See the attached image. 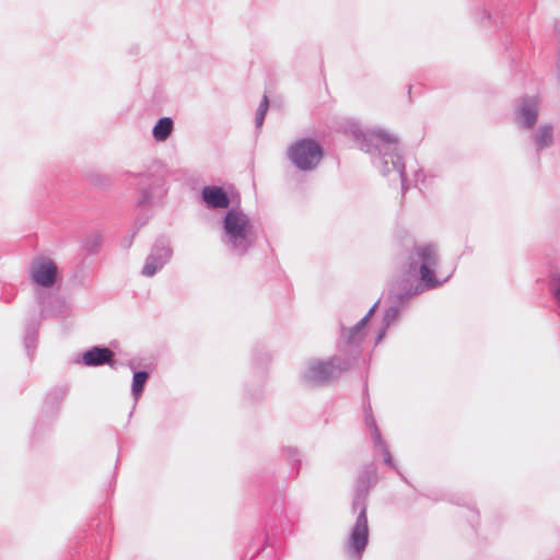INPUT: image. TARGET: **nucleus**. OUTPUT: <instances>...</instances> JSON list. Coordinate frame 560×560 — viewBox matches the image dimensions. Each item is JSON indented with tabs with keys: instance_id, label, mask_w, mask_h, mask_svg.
I'll return each mask as SVG.
<instances>
[{
	"instance_id": "7",
	"label": "nucleus",
	"mask_w": 560,
	"mask_h": 560,
	"mask_svg": "<svg viewBox=\"0 0 560 560\" xmlns=\"http://www.w3.org/2000/svg\"><path fill=\"white\" fill-rule=\"evenodd\" d=\"M172 255L170 241L166 237L158 238L145 259L141 273L145 277H153L170 261Z\"/></svg>"
},
{
	"instance_id": "24",
	"label": "nucleus",
	"mask_w": 560,
	"mask_h": 560,
	"mask_svg": "<svg viewBox=\"0 0 560 560\" xmlns=\"http://www.w3.org/2000/svg\"><path fill=\"white\" fill-rule=\"evenodd\" d=\"M378 302L377 301L370 310L369 312L366 313V315L364 317H362L355 325L354 327H359V329H362L364 330L365 329V326L368 324V322L370 320V318L372 317V315L375 313L376 308H377V305H378Z\"/></svg>"
},
{
	"instance_id": "4",
	"label": "nucleus",
	"mask_w": 560,
	"mask_h": 560,
	"mask_svg": "<svg viewBox=\"0 0 560 560\" xmlns=\"http://www.w3.org/2000/svg\"><path fill=\"white\" fill-rule=\"evenodd\" d=\"M221 241L230 253L244 256L253 247L256 236L247 214L237 208L226 211L222 220Z\"/></svg>"
},
{
	"instance_id": "18",
	"label": "nucleus",
	"mask_w": 560,
	"mask_h": 560,
	"mask_svg": "<svg viewBox=\"0 0 560 560\" xmlns=\"http://www.w3.org/2000/svg\"><path fill=\"white\" fill-rule=\"evenodd\" d=\"M68 394V387L67 386H56L52 388L45 400V406L48 408H55L58 407L63 399L66 398Z\"/></svg>"
},
{
	"instance_id": "25",
	"label": "nucleus",
	"mask_w": 560,
	"mask_h": 560,
	"mask_svg": "<svg viewBox=\"0 0 560 560\" xmlns=\"http://www.w3.org/2000/svg\"><path fill=\"white\" fill-rule=\"evenodd\" d=\"M100 243H101V235L100 234L93 235L91 238H89L86 241L85 246H86L88 252L92 253V254L96 253L97 248L100 246Z\"/></svg>"
},
{
	"instance_id": "10",
	"label": "nucleus",
	"mask_w": 560,
	"mask_h": 560,
	"mask_svg": "<svg viewBox=\"0 0 560 560\" xmlns=\"http://www.w3.org/2000/svg\"><path fill=\"white\" fill-rule=\"evenodd\" d=\"M81 362L86 366L93 368L105 364L113 368L116 363L114 351L102 346H94L83 352Z\"/></svg>"
},
{
	"instance_id": "27",
	"label": "nucleus",
	"mask_w": 560,
	"mask_h": 560,
	"mask_svg": "<svg viewBox=\"0 0 560 560\" xmlns=\"http://www.w3.org/2000/svg\"><path fill=\"white\" fill-rule=\"evenodd\" d=\"M135 234H136V232H133V233H132V235H131L130 237L125 238V240L122 241V246H124L125 248H129V247L131 246L132 241H133V237H135Z\"/></svg>"
},
{
	"instance_id": "9",
	"label": "nucleus",
	"mask_w": 560,
	"mask_h": 560,
	"mask_svg": "<svg viewBox=\"0 0 560 560\" xmlns=\"http://www.w3.org/2000/svg\"><path fill=\"white\" fill-rule=\"evenodd\" d=\"M365 330L359 329V327L346 328L341 326L340 337L342 339L343 346L348 349H345L343 357H354V364L358 362V359L361 354V343L364 339ZM343 351V349H340Z\"/></svg>"
},
{
	"instance_id": "2",
	"label": "nucleus",
	"mask_w": 560,
	"mask_h": 560,
	"mask_svg": "<svg viewBox=\"0 0 560 560\" xmlns=\"http://www.w3.org/2000/svg\"><path fill=\"white\" fill-rule=\"evenodd\" d=\"M354 135L355 138L361 141V150L371 155L380 156V164L377 166L384 176L390 173L398 174L402 191L405 192L407 190V177L397 137L385 130H372L370 132L358 131Z\"/></svg>"
},
{
	"instance_id": "8",
	"label": "nucleus",
	"mask_w": 560,
	"mask_h": 560,
	"mask_svg": "<svg viewBox=\"0 0 560 560\" xmlns=\"http://www.w3.org/2000/svg\"><path fill=\"white\" fill-rule=\"evenodd\" d=\"M58 275L57 265L47 257H37L31 264V279L42 288H51Z\"/></svg>"
},
{
	"instance_id": "19",
	"label": "nucleus",
	"mask_w": 560,
	"mask_h": 560,
	"mask_svg": "<svg viewBox=\"0 0 560 560\" xmlns=\"http://www.w3.org/2000/svg\"><path fill=\"white\" fill-rule=\"evenodd\" d=\"M268 107H269V98L267 95H264V97L257 108V112H256L255 122H256L257 128H260L262 126Z\"/></svg>"
},
{
	"instance_id": "1",
	"label": "nucleus",
	"mask_w": 560,
	"mask_h": 560,
	"mask_svg": "<svg viewBox=\"0 0 560 560\" xmlns=\"http://www.w3.org/2000/svg\"><path fill=\"white\" fill-rule=\"evenodd\" d=\"M438 265L436 248L433 245L415 246L407 258L405 278L397 288L389 292V305L383 315V324L389 327L398 319L409 301L423 293L441 287L446 280H439L434 269Z\"/></svg>"
},
{
	"instance_id": "3",
	"label": "nucleus",
	"mask_w": 560,
	"mask_h": 560,
	"mask_svg": "<svg viewBox=\"0 0 560 560\" xmlns=\"http://www.w3.org/2000/svg\"><path fill=\"white\" fill-rule=\"evenodd\" d=\"M376 471L372 466L365 467L358 477L352 511L359 512L355 523L351 528L347 548L355 558H361L369 542V525L366 515V499L370 488L375 482Z\"/></svg>"
},
{
	"instance_id": "26",
	"label": "nucleus",
	"mask_w": 560,
	"mask_h": 560,
	"mask_svg": "<svg viewBox=\"0 0 560 560\" xmlns=\"http://www.w3.org/2000/svg\"><path fill=\"white\" fill-rule=\"evenodd\" d=\"M388 327H386L384 324H383V327L380 329V331L377 332V336H376V342L378 343L384 337H385V334H386V329Z\"/></svg>"
},
{
	"instance_id": "5",
	"label": "nucleus",
	"mask_w": 560,
	"mask_h": 560,
	"mask_svg": "<svg viewBox=\"0 0 560 560\" xmlns=\"http://www.w3.org/2000/svg\"><path fill=\"white\" fill-rule=\"evenodd\" d=\"M354 365V357L334 355L328 360H310L302 373V382L312 387L326 386Z\"/></svg>"
},
{
	"instance_id": "28",
	"label": "nucleus",
	"mask_w": 560,
	"mask_h": 560,
	"mask_svg": "<svg viewBox=\"0 0 560 560\" xmlns=\"http://www.w3.org/2000/svg\"><path fill=\"white\" fill-rule=\"evenodd\" d=\"M144 223H145V220H142V221L137 220V221H136V224L138 225V226H137V229H139V228H140V226H142V225H144Z\"/></svg>"
},
{
	"instance_id": "12",
	"label": "nucleus",
	"mask_w": 560,
	"mask_h": 560,
	"mask_svg": "<svg viewBox=\"0 0 560 560\" xmlns=\"http://www.w3.org/2000/svg\"><path fill=\"white\" fill-rule=\"evenodd\" d=\"M539 103L536 97H522L520 100L518 118L522 126L532 128L538 117Z\"/></svg>"
},
{
	"instance_id": "20",
	"label": "nucleus",
	"mask_w": 560,
	"mask_h": 560,
	"mask_svg": "<svg viewBox=\"0 0 560 560\" xmlns=\"http://www.w3.org/2000/svg\"><path fill=\"white\" fill-rule=\"evenodd\" d=\"M365 424L372 430V439L374 443H382V435L377 428L376 421L371 413H366L365 416Z\"/></svg>"
},
{
	"instance_id": "23",
	"label": "nucleus",
	"mask_w": 560,
	"mask_h": 560,
	"mask_svg": "<svg viewBox=\"0 0 560 560\" xmlns=\"http://www.w3.org/2000/svg\"><path fill=\"white\" fill-rule=\"evenodd\" d=\"M287 457L291 460L293 467L296 470V474L299 472L300 465H301V456L296 448L293 447H287L285 448Z\"/></svg>"
},
{
	"instance_id": "6",
	"label": "nucleus",
	"mask_w": 560,
	"mask_h": 560,
	"mask_svg": "<svg viewBox=\"0 0 560 560\" xmlns=\"http://www.w3.org/2000/svg\"><path fill=\"white\" fill-rule=\"evenodd\" d=\"M324 151L319 142L312 138H302L291 143L287 158L301 172H312L320 163Z\"/></svg>"
},
{
	"instance_id": "14",
	"label": "nucleus",
	"mask_w": 560,
	"mask_h": 560,
	"mask_svg": "<svg viewBox=\"0 0 560 560\" xmlns=\"http://www.w3.org/2000/svg\"><path fill=\"white\" fill-rule=\"evenodd\" d=\"M140 178L137 206L145 207L151 203V189L158 185V179L153 178L151 174L141 175Z\"/></svg>"
},
{
	"instance_id": "22",
	"label": "nucleus",
	"mask_w": 560,
	"mask_h": 560,
	"mask_svg": "<svg viewBox=\"0 0 560 560\" xmlns=\"http://www.w3.org/2000/svg\"><path fill=\"white\" fill-rule=\"evenodd\" d=\"M375 446H378L382 451V454L384 456V463L386 465H388L389 467H393L394 469H396V471L400 475L399 470L396 468L395 464H394V460H393V457L390 455V452L385 443L384 440H382V443H374Z\"/></svg>"
},
{
	"instance_id": "13",
	"label": "nucleus",
	"mask_w": 560,
	"mask_h": 560,
	"mask_svg": "<svg viewBox=\"0 0 560 560\" xmlns=\"http://www.w3.org/2000/svg\"><path fill=\"white\" fill-rule=\"evenodd\" d=\"M38 302L43 317H59L66 313V303L57 295L38 294Z\"/></svg>"
},
{
	"instance_id": "16",
	"label": "nucleus",
	"mask_w": 560,
	"mask_h": 560,
	"mask_svg": "<svg viewBox=\"0 0 560 560\" xmlns=\"http://www.w3.org/2000/svg\"><path fill=\"white\" fill-rule=\"evenodd\" d=\"M537 151H541L552 145L553 128L551 125H542L533 136Z\"/></svg>"
},
{
	"instance_id": "17",
	"label": "nucleus",
	"mask_w": 560,
	"mask_h": 560,
	"mask_svg": "<svg viewBox=\"0 0 560 560\" xmlns=\"http://www.w3.org/2000/svg\"><path fill=\"white\" fill-rule=\"evenodd\" d=\"M149 373L147 371H135L132 377L131 393L136 400L141 396L144 386L149 380Z\"/></svg>"
},
{
	"instance_id": "11",
	"label": "nucleus",
	"mask_w": 560,
	"mask_h": 560,
	"mask_svg": "<svg viewBox=\"0 0 560 560\" xmlns=\"http://www.w3.org/2000/svg\"><path fill=\"white\" fill-rule=\"evenodd\" d=\"M201 199L209 209H228L231 200L228 192L220 186H205L201 190Z\"/></svg>"
},
{
	"instance_id": "15",
	"label": "nucleus",
	"mask_w": 560,
	"mask_h": 560,
	"mask_svg": "<svg viewBox=\"0 0 560 560\" xmlns=\"http://www.w3.org/2000/svg\"><path fill=\"white\" fill-rule=\"evenodd\" d=\"M174 130V121L171 117H162L160 118L153 129L152 136L155 141L164 142L166 141Z\"/></svg>"
},
{
	"instance_id": "21",
	"label": "nucleus",
	"mask_w": 560,
	"mask_h": 560,
	"mask_svg": "<svg viewBox=\"0 0 560 560\" xmlns=\"http://www.w3.org/2000/svg\"><path fill=\"white\" fill-rule=\"evenodd\" d=\"M36 340H37L36 329L27 328L25 337H24V345H25L28 357L32 355L31 350L35 348Z\"/></svg>"
}]
</instances>
